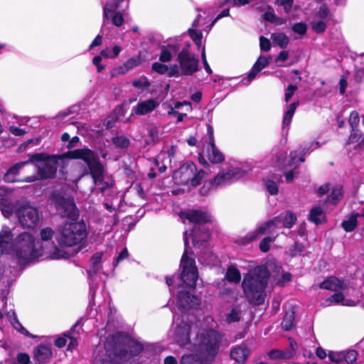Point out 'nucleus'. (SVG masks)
<instances>
[{
  "label": "nucleus",
  "mask_w": 364,
  "mask_h": 364,
  "mask_svg": "<svg viewBox=\"0 0 364 364\" xmlns=\"http://www.w3.org/2000/svg\"><path fill=\"white\" fill-rule=\"evenodd\" d=\"M65 159L82 160L95 183L104 179L105 165L101 162L98 154L89 148L70 150L60 155H49L43 152L33 154L30 155L29 161L36 163L38 178L45 180L55 177L58 160Z\"/></svg>",
  "instance_id": "1"
},
{
  "label": "nucleus",
  "mask_w": 364,
  "mask_h": 364,
  "mask_svg": "<svg viewBox=\"0 0 364 364\" xmlns=\"http://www.w3.org/2000/svg\"><path fill=\"white\" fill-rule=\"evenodd\" d=\"M223 335L213 328L199 332L193 343V349L200 364H212L216 359L222 345Z\"/></svg>",
  "instance_id": "2"
},
{
  "label": "nucleus",
  "mask_w": 364,
  "mask_h": 364,
  "mask_svg": "<svg viewBox=\"0 0 364 364\" xmlns=\"http://www.w3.org/2000/svg\"><path fill=\"white\" fill-rule=\"evenodd\" d=\"M269 277V271L265 265L257 266L244 276L242 285L249 303L257 306L264 302V289Z\"/></svg>",
  "instance_id": "3"
},
{
  "label": "nucleus",
  "mask_w": 364,
  "mask_h": 364,
  "mask_svg": "<svg viewBox=\"0 0 364 364\" xmlns=\"http://www.w3.org/2000/svg\"><path fill=\"white\" fill-rule=\"evenodd\" d=\"M17 263L26 266L41 256V250L36 247L34 236L26 232L20 233L13 244L12 248Z\"/></svg>",
  "instance_id": "4"
},
{
  "label": "nucleus",
  "mask_w": 364,
  "mask_h": 364,
  "mask_svg": "<svg viewBox=\"0 0 364 364\" xmlns=\"http://www.w3.org/2000/svg\"><path fill=\"white\" fill-rule=\"evenodd\" d=\"M86 225L81 221L65 222L60 230L58 242L61 247H73L81 245L87 237Z\"/></svg>",
  "instance_id": "5"
},
{
  "label": "nucleus",
  "mask_w": 364,
  "mask_h": 364,
  "mask_svg": "<svg viewBox=\"0 0 364 364\" xmlns=\"http://www.w3.org/2000/svg\"><path fill=\"white\" fill-rule=\"evenodd\" d=\"M207 176L208 173L204 170L198 171L194 162L188 161L173 171L172 178L174 183L178 186L191 185L196 187Z\"/></svg>",
  "instance_id": "6"
},
{
  "label": "nucleus",
  "mask_w": 364,
  "mask_h": 364,
  "mask_svg": "<svg viewBox=\"0 0 364 364\" xmlns=\"http://www.w3.org/2000/svg\"><path fill=\"white\" fill-rule=\"evenodd\" d=\"M186 249L182 255L180 262L181 270L179 278L186 288L194 290L196 288V282L198 279V268L193 257L188 256L187 247L189 245L188 239L186 236L184 239Z\"/></svg>",
  "instance_id": "7"
},
{
  "label": "nucleus",
  "mask_w": 364,
  "mask_h": 364,
  "mask_svg": "<svg viewBox=\"0 0 364 364\" xmlns=\"http://www.w3.org/2000/svg\"><path fill=\"white\" fill-rule=\"evenodd\" d=\"M113 352L121 359L127 360L136 356L144 350L141 343L127 336L115 335L113 337Z\"/></svg>",
  "instance_id": "8"
},
{
  "label": "nucleus",
  "mask_w": 364,
  "mask_h": 364,
  "mask_svg": "<svg viewBox=\"0 0 364 364\" xmlns=\"http://www.w3.org/2000/svg\"><path fill=\"white\" fill-rule=\"evenodd\" d=\"M50 200L61 218H67L71 221H76L78 219L80 211L73 198H65L60 193L54 191L50 194Z\"/></svg>",
  "instance_id": "9"
},
{
  "label": "nucleus",
  "mask_w": 364,
  "mask_h": 364,
  "mask_svg": "<svg viewBox=\"0 0 364 364\" xmlns=\"http://www.w3.org/2000/svg\"><path fill=\"white\" fill-rule=\"evenodd\" d=\"M15 214L20 224L28 229L35 228L40 220V213L36 208L24 205L19 206L15 211Z\"/></svg>",
  "instance_id": "10"
},
{
  "label": "nucleus",
  "mask_w": 364,
  "mask_h": 364,
  "mask_svg": "<svg viewBox=\"0 0 364 364\" xmlns=\"http://www.w3.org/2000/svg\"><path fill=\"white\" fill-rule=\"evenodd\" d=\"M176 61L182 70V74L186 76H191L199 70V59L187 48L178 52Z\"/></svg>",
  "instance_id": "11"
},
{
  "label": "nucleus",
  "mask_w": 364,
  "mask_h": 364,
  "mask_svg": "<svg viewBox=\"0 0 364 364\" xmlns=\"http://www.w3.org/2000/svg\"><path fill=\"white\" fill-rule=\"evenodd\" d=\"M180 216L182 219L187 220L194 226H203V225L211 223V216L208 212L198 209H189L181 212Z\"/></svg>",
  "instance_id": "12"
},
{
  "label": "nucleus",
  "mask_w": 364,
  "mask_h": 364,
  "mask_svg": "<svg viewBox=\"0 0 364 364\" xmlns=\"http://www.w3.org/2000/svg\"><path fill=\"white\" fill-rule=\"evenodd\" d=\"M177 301L179 308L185 310L197 309L200 306L198 298L186 290H180L178 292Z\"/></svg>",
  "instance_id": "13"
},
{
  "label": "nucleus",
  "mask_w": 364,
  "mask_h": 364,
  "mask_svg": "<svg viewBox=\"0 0 364 364\" xmlns=\"http://www.w3.org/2000/svg\"><path fill=\"white\" fill-rule=\"evenodd\" d=\"M191 237L193 245L200 247L210 240L211 232L209 228L204 226H194L191 230Z\"/></svg>",
  "instance_id": "14"
},
{
  "label": "nucleus",
  "mask_w": 364,
  "mask_h": 364,
  "mask_svg": "<svg viewBox=\"0 0 364 364\" xmlns=\"http://www.w3.org/2000/svg\"><path fill=\"white\" fill-rule=\"evenodd\" d=\"M191 325L187 322L181 321L176 329L174 339L181 347L191 343Z\"/></svg>",
  "instance_id": "15"
},
{
  "label": "nucleus",
  "mask_w": 364,
  "mask_h": 364,
  "mask_svg": "<svg viewBox=\"0 0 364 364\" xmlns=\"http://www.w3.org/2000/svg\"><path fill=\"white\" fill-rule=\"evenodd\" d=\"M242 169L241 168L236 167L228 170L225 173H219L213 179L210 180L213 183L215 188H216L220 185H222L235 178H240L242 176Z\"/></svg>",
  "instance_id": "16"
},
{
  "label": "nucleus",
  "mask_w": 364,
  "mask_h": 364,
  "mask_svg": "<svg viewBox=\"0 0 364 364\" xmlns=\"http://www.w3.org/2000/svg\"><path fill=\"white\" fill-rule=\"evenodd\" d=\"M275 227H282L284 228H291L296 223L297 218L296 214L291 210H287L284 213L272 218Z\"/></svg>",
  "instance_id": "17"
},
{
  "label": "nucleus",
  "mask_w": 364,
  "mask_h": 364,
  "mask_svg": "<svg viewBox=\"0 0 364 364\" xmlns=\"http://www.w3.org/2000/svg\"><path fill=\"white\" fill-rule=\"evenodd\" d=\"M272 226H274L272 219L264 223L254 231L248 232L242 238V243L246 245L257 240L261 235H264Z\"/></svg>",
  "instance_id": "18"
},
{
  "label": "nucleus",
  "mask_w": 364,
  "mask_h": 364,
  "mask_svg": "<svg viewBox=\"0 0 364 364\" xmlns=\"http://www.w3.org/2000/svg\"><path fill=\"white\" fill-rule=\"evenodd\" d=\"M159 105V102L154 99L146 100L139 102L133 108V112L136 115H145L154 111Z\"/></svg>",
  "instance_id": "19"
},
{
  "label": "nucleus",
  "mask_w": 364,
  "mask_h": 364,
  "mask_svg": "<svg viewBox=\"0 0 364 364\" xmlns=\"http://www.w3.org/2000/svg\"><path fill=\"white\" fill-rule=\"evenodd\" d=\"M52 355L53 352L49 346L41 344L34 350L33 358L38 364H45L48 362Z\"/></svg>",
  "instance_id": "20"
},
{
  "label": "nucleus",
  "mask_w": 364,
  "mask_h": 364,
  "mask_svg": "<svg viewBox=\"0 0 364 364\" xmlns=\"http://www.w3.org/2000/svg\"><path fill=\"white\" fill-rule=\"evenodd\" d=\"M271 57H265L263 55H259L257 59L256 62L254 63L251 70L247 75V81L250 82L253 79L255 78L256 75L259 72H260L262 69L266 68L269 64V60Z\"/></svg>",
  "instance_id": "21"
},
{
  "label": "nucleus",
  "mask_w": 364,
  "mask_h": 364,
  "mask_svg": "<svg viewBox=\"0 0 364 364\" xmlns=\"http://www.w3.org/2000/svg\"><path fill=\"white\" fill-rule=\"evenodd\" d=\"M319 287L333 291H338L343 289V282L336 277H329L320 283Z\"/></svg>",
  "instance_id": "22"
},
{
  "label": "nucleus",
  "mask_w": 364,
  "mask_h": 364,
  "mask_svg": "<svg viewBox=\"0 0 364 364\" xmlns=\"http://www.w3.org/2000/svg\"><path fill=\"white\" fill-rule=\"evenodd\" d=\"M267 357L272 360H288L294 357V350L272 349L267 353Z\"/></svg>",
  "instance_id": "23"
},
{
  "label": "nucleus",
  "mask_w": 364,
  "mask_h": 364,
  "mask_svg": "<svg viewBox=\"0 0 364 364\" xmlns=\"http://www.w3.org/2000/svg\"><path fill=\"white\" fill-rule=\"evenodd\" d=\"M308 219L317 225L326 221V214L321 206H314L310 210Z\"/></svg>",
  "instance_id": "24"
},
{
  "label": "nucleus",
  "mask_w": 364,
  "mask_h": 364,
  "mask_svg": "<svg viewBox=\"0 0 364 364\" xmlns=\"http://www.w3.org/2000/svg\"><path fill=\"white\" fill-rule=\"evenodd\" d=\"M249 355V350L247 347L237 346L233 348L231 351L230 356L232 360H235L237 363L243 364L246 361Z\"/></svg>",
  "instance_id": "25"
},
{
  "label": "nucleus",
  "mask_w": 364,
  "mask_h": 364,
  "mask_svg": "<svg viewBox=\"0 0 364 364\" xmlns=\"http://www.w3.org/2000/svg\"><path fill=\"white\" fill-rule=\"evenodd\" d=\"M30 163L29 160L17 163L11 166L4 176V179L7 183H12L16 181V176L18 174L21 168Z\"/></svg>",
  "instance_id": "26"
},
{
  "label": "nucleus",
  "mask_w": 364,
  "mask_h": 364,
  "mask_svg": "<svg viewBox=\"0 0 364 364\" xmlns=\"http://www.w3.org/2000/svg\"><path fill=\"white\" fill-rule=\"evenodd\" d=\"M207 157L208 161L213 164H219L223 163L225 159V155L218 149H207Z\"/></svg>",
  "instance_id": "27"
},
{
  "label": "nucleus",
  "mask_w": 364,
  "mask_h": 364,
  "mask_svg": "<svg viewBox=\"0 0 364 364\" xmlns=\"http://www.w3.org/2000/svg\"><path fill=\"white\" fill-rule=\"evenodd\" d=\"M13 234L9 227L4 228L0 232V253L3 252L12 240Z\"/></svg>",
  "instance_id": "28"
},
{
  "label": "nucleus",
  "mask_w": 364,
  "mask_h": 364,
  "mask_svg": "<svg viewBox=\"0 0 364 364\" xmlns=\"http://www.w3.org/2000/svg\"><path fill=\"white\" fill-rule=\"evenodd\" d=\"M359 214L358 213H354L351 214L348 220L342 222L341 227L346 232H352L356 228L358 225L357 218Z\"/></svg>",
  "instance_id": "29"
},
{
  "label": "nucleus",
  "mask_w": 364,
  "mask_h": 364,
  "mask_svg": "<svg viewBox=\"0 0 364 364\" xmlns=\"http://www.w3.org/2000/svg\"><path fill=\"white\" fill-rule=\"evenodd\" d=\"M225 278L230 282L238 283L241 280V274L236 267L231 265L227 269Z\"/></svg>",
  "instance_id": "30"
},
{
  "label": "nucleus",
  "mask_w": 364,
  "mask_h": 364,
  "mask_svg": "<svg viewBox=\"0 0 364 364\" xmlns=\"http://www.w3.org/2000/svg\"><path fill=\"white\" fill-rule=\"evenodd\" d=\"M273 43L278 45L281 48H285L289 43V38L284 33H274L271 36Z\"/></svg>",
  "instance_id": "31"
},
{
  "label": "nucleus",
  "mask_w": 364,
  "mask_h": 364,
  "mask_svg": "<svg viewBox=\"0 0 364 364\" xmlns=\"http://www.w3.org/2000/svg\"><path fill=\"white\" fill-rule=\"evenodd\" d=\"M299 105V100L293 102L289 105L283 118V126H288L291 122L292 117L295 113L297 107Z\"/></svg>",
  "instance_id": "32"
},
{
  "label": "nucleus",
  "mask_w": 364,
  "mask_h": 364,
  "mask_svg": "<svg viewBox=\"0 0 364 364\" xmlns=\"http://www.w3.org/2000/svg\"><path fill=\"white\" fill-rule=\"evenodd\" d=\"M304 250L305 246L304 244L299 241H295L292 245L289 246L287 253L291 257H296L301 256Z\"/></svg>",
  "instance_id": "33"
},
{
  "label": "nucleus",
  "mask_w": 364,
  "mask_h": 364,
  "mask_svg": "<svg viewBox=\"0 0 364 364\" xmlns=\"http://www.w3.org/2000/svg\"><path fill=\"white\" fill-rule=\"evenodd\" d=\"M343 192L341 186H336L331 191V194L328 196V201L332 205H337L343 198Z\"/></svg>",
  "instance_id": "34"
},
{
  "label": "nucleus",
  "mask_w": 364,
  "mask_h": 364,
  "mask_svg": "<svg viewBox=\"0 0 364 364\" xmlns=\"http://www.w3.org/2000/svg\"><path fill=\"white\" fill-rule=\"evenodd\" d=\"M294 311H287L281 323L282 328L284 331H290L294 326Z\"/></svg>",
  "instance_id": "35"
},
{
  "label": "nucleus",
  "mask_w": 364,
  "mask_h": 364,
  "mask_svg": "<svg viewBox=\"0 0 364 364\" xmlns=\"http://www.w3.org/2000/svg\"><path fill=\"white\" fill-rule=\"evenodd\" d=\"M112 144L116 148L124 149L130 146V140L125 136H116L112 139Z\"/></svg>",
  "instance_id": "36"
},
{
  "label": "nucleus",
  "mask_w": 364,
  "mask_h": 364,
  "mask_svg": "<svg viewBox=\"0 0 364 364\" xmlns=\"http://www.w3.org/2000/svg\"><path fill=\"white\" fill-rule=\"evenodd\" d=\"M78 323H79V321H77L68 332L65 333L63 334L64 336H65L70 339V342L67 347V350L73 351L78 346L77 339L70 335L75 331V328L78 325Z\"/></svg>",
  "instance_id": "37"
},
{
  "label": "nucleus",
  "mask_w": 364,
  "mask_h": 364,
  "mask_svg": "<svg viewBox=\"0 0 364 364\" xmlns=\"http://www.w3.org/2000/svg\"><path fill=\"white\" fill-rule=\"evenodd\" d=\"M190 38L193 41L196 45L199 48L202 44L203 33L200 31L189 28L188 30Z\"/></svg>",
  "instance_id": "38"
},
{
  "label": "nucleus",
  "mask_w": 364,
  "mask_h": 364,
  "mask_svg": "<svg viewBox=\"0 0 364 364\" xmlns=\"http://www.w3.org/2000/svg\"><path fill=\"white\" fill-rule=\"evenodd\" d=\"M119 4L115 0H113L110 2H107L104 9L105 16L107 18H109V15L115 13V10H117Z\"/></svg>",
  "instance_id": "39"
},
{
  "label": "nucleus",
  "mask_w": 364,
  "mask_h": 364,
  "mask_svg": "<svg viewBox=\"0 0 364 364\" xmlns=\"http://www.w3.org/2000/svg\"><path fill=\"white\" fill-rule=\"evenodd\" d=\"M330 15L331 11L326 4H321L315 14L316 17L321 20L327 18Z\"/></svg>",
  "instance_id": "40"
},
{
  "label": "nucleus",
  "mask_w": 364,
  "mask_h": 364,
  "mask_svg": "<svg viewBox=\"0 0 364 364\" xmlns=\"http://www.w3.org/2000/svg\"><path fill=\"white\" fill-rule=\"evenodd\" d=\"M102 252H96L90 258V262L92 267V271L96 273L100 268L102 261Z\"/></svg>",
  "instance_id": "41"
},
{
  "label": "nucleus",
  "mask_w": 364,
  "mask_h": 364,
  "mask_svg": "<svg viewBox=\"0 0 364 364\" xmlns=\"http://www.w3.org/2000/svg\"><path fill=\"white\" fill-rule=\"evenodd\" d=\"M264 185L266 186V188L267 191L269 193V194L272 196H275L279 192V186L277 183L271 179H267L264 180Z\"/></svg>",
  "instance_id": "42"
},
{
  "label": "nucleus",
  "mask_w": 364,
  "mask_h": 364,
  "mask_svg": "<svg viewBox=\"0 0 364 364\" xmlns=\"http://www.w3.org/2000/svg\"><path fill=\"white\" fill-rule=\"evenodd\" d=\"M142 63L140 53L136 56H133L125 62V66L128 68L129 70L141 65Z\"/></svg>",
  "instance_id": "43"
},
{
  "label": "nucleus",
  "mask_w": 364,
  "mask_h": 364,
  "mask_svg": "<svg viewBox=\"0 0 364 364\" xmlns=\"http://www.w3.org/2000/svg\"><path fill=\"white\" fill-rule=\"evenodd\" d=\"M343 363H346L348 364L352 363L357 359L358 353L355 350H349L347 351H343Z\"/></svg>",
  "instance_id": "44"
},
{
  "label": "nucleus",
  "mask_w": 364,
  "mask_h": 364,
  "mask_svg": "<svg viewBox=\"0 0 364 364\" xmlns=\"http://www.w3.org/2000/svg\"><path fill=\"white\" fill-rule=\"evenodd\" d=\"M275 237L267 236L259 242V250L262 252H267L270 249V242L274 241Z\"/></svg>",
  "instance_id": "45"
},
{
  "label": "nucleus",
  "mask_w": 364,
  "mask_h": 364,
  "mask_svg": "<svg viewBox=\"0 0 364 364\" xmlns=\"http://www.w3.org/2000/svg\"><path fill=\"white\" fill-rule=\"evenodd\" d=\"M326 28L327 25L323 20L311 23V28L316 33L321 34L324 33Z\"/></svg>",
  "instance_id": "46"
},
{
  "label": "nucleus",
  "mask_w": 364,
  "mask_h": 364,
  "mask_svg": "<svg viewBox=\"0 0 364 364\" xmlns=\"http://www.w3.org/2000/svg\"><path fill=\"white\" fill-rule=\"evenodd\" d=\"M151 70L159 75H164L168 70V66L163 64L161 62H155L151 65Z\"/></svg>",
  "instance_id": "47"
},
{
  "label": "nucleus",
  "mask_w": 364,
  "mask_h": 364,
  "mask_svg": "<svg viewBox=\"0 0 364 364\" xmlns=\"http://www.w3.org/2000/svg\"><path fill=\"white\" fill-rule=\"evenodd\" d=\"M328 358L331 361L336 363L337 364H344L343 363V355L342 352H333L330 351L328 354Z\"/></svg>",
  "instance_id": "48"
},
{
  "label": "nucleus",
  "mask_w": 364,
  "mask_h": 364,
  "mask_svg": "<svg viewBox=\"0 0 364 364\" xmlns=\"http://www.w3.org/2000/svg\"><path fill=\"white\" fill-rule=\"evenodd\" d=\"M161 50V53L159 55L160 62H161V63L170 62L173 58V55H172L171 51H169L165 46H162Z\"/></svg>",
  "instance_id": "49"
},
{
  "label": "nucleus",
  "mask_w": 364,
  "mask_h": 364,
  "mask_svg": "<svg viewBox=\"0 0 364 364\" xmlns=\"http://www.w3.org/2000/svg\"><path fill=\"white\" fill-rule=\"evenodd\" d=\"M291 29L296 33L304 35L307 32V25L304 22L296 23L292 26Z\"/></svg>",
  "instance_id": "50"
},
{
  "label": "nucleus",
  "mask_w": 364,
  "mask_h": 364,
  "mask_svg": "<svg viewBox=\"0 0 364 364\" xmlns=\"http://www.w3.org/2000/svg\"><path fill=\"white\" fill-rule=\"evenodd\" d=\"M336 293L332 294L327 299V301L331 304H338L343 303L344 301V294L342 292L336 291Z\"/></svg>",
  "instance_id": "51"
},
{
  "label": "nucleus",
  "mask_w": 364,
  "mask_h": 364,
  "mask_svg": "<svg viewBox=\"0 0 364 364\" xmlns=\"http://www.w3.org/2000/svg\"><path fill=\"white\" fill-rule=\"evenodd\" d=\"M167 75L169 77H179L184 75L182 74V70L179 68V65L173 64L168 68V70L167 72Z\"/></svg>",
  "instance_id": "52"
},
{
  "label": "nucleus",
  "mask_w": 364,
  "mask_h": 364,
  "mask_svg": "<svg viewBox=\"0 0 364 364\" xmlns=\"http://www.w3.org/2000/svg\"><path fill=\"white\" fill-rule=\"evenodd\" d=\"M240 320V311L235 308L232 309L230 312L227 316V321L229 323H232V322H237Z\"/></svg>",
  "instance_id": "53"
},
{
  "label": "nucleus",
  "mask_w": 364,
  "mask_h": 364,
  "mask_svg": "<svg viewBox=\"0 0 364 364\" xmlns=\"http://www.w3.org/2000/svg\"><path fill=\"white\" fill-rule=\"evenodd\" d=\"M53 230L49 227L43 228L40 232L41 238L43 241L50 240L53 237Z\"/></svg>",
  "instance_id": "54"
},
{
  "label": "nucleus",
  "mask_w": 364,
  "mask_h": 364,
  "mask_svg": "<svg viewBox=\"0 0 364 364\" xmlns=\"http://www.w3.org/2000/svg\"><path fill=\"white\" fill-rule=\"evenodd\" d=\"M360 122V117L357 111H352L350 114L348 122L352 129H355Z\"/></svg>",
  "instance_id": "55"
},
{
  "label": "nucleus",
  "mask_w": 364,
  "mask_h": 364,
  "mask_svg": "<svg viewBox=\"0 0 364 364\" xmlns=\"http://www.w3.org/2000/svg\"><path fill=\"white\" fill-rule=\"evenodd\" d=\"M119 117L117 114H112L105 122L106 129H110L114 127V124L118 121Z\"/></svg>",
  "instance_id": "56"
},
{
  "label": "nucleus",
  "mask_w": 364,
  "mask_h": 364,
  "mask_svg": "<svg viewBox=\"0 0 364 364\" xmlns=\"http://www.w3.org/2000/svg\"><path fill=\"white\" fill-rule=\"evenodd\" d=\"M112 17V23L116 26H120L124 23V16L121 12H115L109 15V18Z\"/></svg>",
  "instance_id": "57"
},
{
  "label": "nucleus",
  "mask_w": 364,
  "mask_h": 364,
  "mask_svg": "<svg viewBox=\"0 0 364 364\" xmlns=\"http://www.w3.org/2000/svg\"><path fill=\"white\" fill-rule=\"evenodd\" d=\"M276 4L282 6L284 12L289 14L291 10L294 0H276Z\"/></svg>",
  "instance_id": "58"
},
{
  "label": "nucleus",
  "mask_w": 364,
  "mask_h": 364,
  "mask_svg": "<svg viewBox=\"0 0 364 364\" xmlns=\"http://www.w3.org/2000/svg\"><path fill=\"white\" fill-rule=\"evenodd\" d=\"M212 188H215V187L213 186V183L211 182V181H205L203 186L199 190L200 194L201 196H206Z\"/></svg>",
  "instance_id": "59"
},
{
  "label": "nucleus",
  "mask_w": 364,
  "mask_h": 364,
  "mask_svg": "<svg viewBox=\"0 0 364 364\" xmlns=\"http://www.w3.org/2000/svg\"><path fill=\"white\" fill-rule=\"evenodd\" d=\"M259 47L260 49L263 51L267 52L271 48V43L270 41L264 37V36H260L259 37Z\"/></svg>",
  "instance_id": "60"
},
{
  "label": "nucleus",
  "mask_w": 364,
  "mask_h": 364,
  "mask_svg": "<svg viewBox=\"0 0 364 364\" xmlns=\"http://www.w3.org/2000/svg\"><path fill=\"white\" fill-rule=\"evenodd\" d=\"M298 89L297 86L295 85L289 84L287 86V92L284 95V100L286 102H288L290 99L294 95L295 91H296Z\"/></svg>",
  "instance_id": "61"
},
{
  "label": "nucleus",
  "mask_w": 364,
  "mask_h": 364,
  "mask_svg": "<svg viewBox=\"0 0 364 364\" xmlns=\"http://www.w3.org/2000/svg\"><path fill=\"white\" fill-rule=\"evenodd\" d=\"M361 133L355 129H352V132L350 134V136L348 138V143H355L359 141V140L361 139Z\"/></svg>",
  "instance_id": "62"
},
{
  "label": "nucleus",
  "mask_w": 364,
  "mask_h": 364,
  "mask_svg": "<svg viewBox=\"0 0 364 364\" xmlns=\"http://www.w3.org/2000/svg\"><path fill=\"white\" fill-rule=\"evenodd\" d=\"M16 360L20 364H29L30 356L26 353H19L17 354Z\"/></svg>",
  "instance_id": "63"
},
{
  "label": "nucleus",
  "mask_w": 364,
  "mask_h": 364,
  "mask_svg": "<svg viewBox=\"0 0 364 364\" xmlns=\"http://www.w3.org/2000/svg\"><path fill=\"white\" fill-rule=\"evenodd\" d=\"M354 78L356 82L360 83L364 78V68H355L354 71Z\"/></svg>",
  "instance_id": "64"
}]
</instances>
